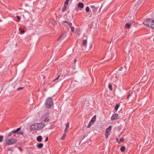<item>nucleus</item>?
Segmentation results:
<instances>
[{
  "instance_id": "4468645a",
  "label": "nucleus",
  "mask_w": 154,
  "mask_h": 154,
  "mask_svg": "<svg viewBox=\"0 0 154 154\" xmlns=\"http://www.w3.org/2000/svg\"><path fill=\"white\" fill-rule=\"evenodd\" d=\"M87 45V41L86 39L83 40L82 41V45L85 47Z\"/></svg>"
},
{
  "instance_id": "37998d69",
  "label": "nucleus",
  "mask_w": 154,
  "mask_h": 154,
  "mask_svg": "<svg viewBox=\"0 0 154 154\" xmlns=\"http://www.w3.org/2000/svg\"><path fill=\"white\" fill-rule=\"evenodd\" d=\"M78 9H78V8H75L76 11H78Z\"/></svg>"
},
{
  "instance_id": "e433bc0d",
  "label": "nucleus",
  "mask_w": 154,
  "mask_h": 154,
  "mask_svg": "<svg viewBox=\"0 0 154 154\" xmlns=\"http://www.w3.org/2000/svg\"><path fill=\"white\" fill-rule=\"evenodd\" d=\"M60 77V75H58L55 79L54 80H58L59 79V78Z\"/></svg>"
},
{
  "instance_id": "dca6fc26",
  "label": "nucleus",
  "mask_w": 154,
  "mask_h": 154,
  "mask_svg": "<svg viewBox=\"0 0 154 154\" xmlns=\"http://www.w3.org/2000/svg\"><path fill=\"white\" fill-rule=\"evenodd\" d=\"M131 25L130 23H127L125 25V28L126 29H129Z\"/></svg>"
},
{
  "instance_id": "f257e3e1",
  "label": "nucleus",
  "mask_w": 154,
  "mask_h": 154,
  "mask_svg": "<svg viewBox=\"0 0 154 154\" xmlns=\"http://www.w3.org/2000/svg\"><path fill=\"white\" fill-rule=\"evenodd\" d=\"M143 23L149 28L154 29V19L148 18L144 21Z\"/></svg>"
},
{
  "instance_id": "c03bdc74",
  "label": "nucleus",
  "mask_w": 154,
  "mask_h": 154,
  "mask_svg": "<svg viewBox=\"0 0 154 154\" xmlns=\"http://www.w3.org/2000/svg\"><path fill=\"white\" fill-rule=\"evenodd\" d=\"M76 60H74V63H75V62H76Z\"/></svg>"
},
{
  "instance_id": "20e7f679",
  "label": "nucleus",
  "mask_w": 154,
  "mask_h": 154,
  "mask_svg": "<svg viewBox=\"0 0 154 154\" xmlns=\"http://www.w3.org/2000/svg\"><path fill=\"white\" fill-rule=\"evenodd\" d=\"M41 120L42 122H48L49 120V115L47 113H45L42 116Z\"/></svg>"
},
{
  "instance_id": "c85d7f7f",
  "label": "nucleus",
  "mask_w": 154,
  "mask_h": 154,
  "mask_svg": "<svg viewBox=\"0 0 154 154\" xmlns=\"http://www.w3.org/2000/svg\"><path fill=\"white\" fill-rule=\"evenodd\" d=\"M90 11V8L88 6H87L86 7V11L87 12H88L89 11Z\"/></svg>"
},
{
  "instance_id": "a878e982",
  "label": "nucleus",
  "mask_w": 154,
  "mask_h": 154,
  "mask_svg": "<svg viewBox=\"0 0 154 154\" xmlns=\"http://www.w3.org/2000/svg\"><path fill=\"white\" fill-rule=\"evenodd\" d=\"M119 104H116V106H115V109L116 111H117L118 110V109L119 108Z\"/></svg>"
},
{
  "instance_id": "c756f323",
  "label": "nucleus",
  "mask_w": 154,
  "mask_h": 154,
  "mask_svg": "<svg viewBox=\"0 0 154 154\" xmlns=\"http://www.w3.org/2000/svg\"><path fill=\"white\" fill-rule=\"evenodd\" d=\"M3 137L2 136L0 137V142H2L3 141Z\"/></svg>"
},
{
  "instance_id": "79ce46f5",
  "label": "nucleus",
  "mask_w": 154,
  "mask_h": 154,
  "mask_svg": "<svg viewBox=\"0 0 154 154\" xmlns=\"http://www.w3.org/2000/svg\"><path fill=\"white\" fill-rule=\"evenodd\" d=\"M48 140V137H47L46 138V139H45V141H47V140Z\"/></svg>"
},
{
  "instance_id": "6ab92c4d",
  "label": "nucleus",
  "mask_w": 154,
  "mask_h": 154,
  "mask_svg": "<svg viewBox=\"0 0 154 154\" xmlns=\"http://www.w3.org/2000/svg\"><path fill=\"white\" fill-rule=\"evenodd\" d=\"M64 37V34L62 33L60 35V37L59 38V40H61L63 39Z\"/></svg>"
},
{
  "instance_id": "8fccbe9b",
  "label": "nucleus",
  "mask_w": 154,
  "mask_h": 154,
  "mask_svg": "<svg viewBox=\"0 0 154 154\" xmlns=\"http://www.w3.org/2000/svg\"><path fill=\"white\" fill-rule=\"evenodd\" d=\"M153 41H154V38L153 39Z\"/></svg>"
},
{
  "instance_id": "9b49d317",
  "label": "nucleus",
  "mask_w": 154,
  "mask_h": 154,
  "mask_svg": "<svg viewBox=\"0 0 154 154\" xmlns=\"http://www.w3.org/2000/svg\"><path fill=\"white\" fill-rule=\"evenodd\" d=\"M112 127L111 125H110L109 127L106 129V133L109 134L111 132Z\"/></svg>"
},
{
  "instance_id": "c9c22d12",
  "label": "nucleus",
  "mask_w": 154,
  "mask_h": 154,
  "mask_svg": "<svg viewBox=\"0 0 154 154\" xmlns=\"http://www.w3.org/2000/svg\"><path fill=\"white\" fill-rule=\"evenodd\" d=\"M20 32L21 34H23L25 32V31L23 30H21L20 31Z\"/></svg>"
},
{
  "instance_id": "49530a36",
  "label": "nucleus",
  "mask_w": 154,
  "mask_h": 154,
  "mask_svg": "<svg viewBox=\"0 0 154 154\" xmlns=\"http://www.w3.org/2000/svg\"><path fill=\"white\" fill-rule=\"evenodd\" d=\"M8 150H9V149H8Z\"/></svg>"
},
{
  "instance_id": "bb28decb",
  "label": "nucleus",
  "mask_w": 154,
  "mask_h": 154,
  "mask_svg": "<svg viewBox=\"0 0 154 154\" xmlns=\"http://www.w3.org/2000/svg\"><path fill=\"white\" fill-rule=\"evenodd\" d=\"M16 18L18 20L17 22H19L20 21V17L18 15H17L16 17Z\"/></svg>"
},
{
  "instance_id": "2eb2a0df",
  "label": "nucleus",
  "mask_w": 154,
  "mask_h": 154,
  "mask_svg": "<svg viewBox=\"0 0 154 154\" xmlns=\"http://www.w3.org/2000/svg\"><path fill=\"white\" fill-rule=\"evenodd\" d=\"M37 140L38 142H41L42 140V137L41 136H39L37 137Z\"/></svg>"
},
{
  "instance_id": "9d476101",
  "label": "nucleus",
  "mask_w": 154,
  "mask_h": 154,
  "mask_svg": "<svg viewBox=\"0 0 154 154\" xmlns=\"http://www.w3.org/2000/svg\"><path fill=\"white\" fill-rule=\"evenodd\" d=\"M118 115L117 113H115L112 116L111 120H113L118 119Z\"/></svg>"
},
{
  "instance_id": "5701e85b",
  "label": "nucleus",
  "mask_w": 154,
  "mask_h": 154,
  "mask_svg": "<svg viewBox=\"0 0 154 154\" xmlns=\"http://www.w3.org/2000/svg\"><path fill=\"white\" fill-rule=\"evenodd\" d=\"M20 128H19L17 129L16 130H13L14 133H18V131H20Z\"/></svg>"
},
{
  "instance_id": "4c0bfd02",
  "label": "nucleus",
  "mask_w": 154,
  "mask_h": 154,
  "mask_svg": "<svg viewBox=\"0 0 154 154\" xmlns=\"http://www.w3.org/2000/svg\"><path fill=\"white\" fill-rule=\"evenodd\" d=\"M23 87H20L17 88V90H20L22 89Z\"/></svg>"
},
{
  "instance_id": "f8f14e48",
  "label": "nucleus",
  "mask_w": 154,
  "mask_h": 154,
  "mask_svg": "<svg viewBox=\"0 0 154 154\" xmlns=\"http://www.w3.org/2000/svg\"><path fill=\"white\" fill-rule=\"evenodd\" d=\"M96 119V116L95 115L91 119L90 123H91V124L93 125L94 122L95 121Z\"/></svg>"
},
{
  "instance_id": "412c9836",
  "label": "nucleus",
  "mask_w": 154,
  "mask_h": 154,
  "mask_svg": "<svg viewBox=\"0 0 154 154\" xmlns=\"http://www.w3.org/2000/svg\"><path fill=\"white\" fill-rule=\"evenodd\" d=\"M66 132H64V133L61 138V140H64L66 137Z\"/></svg>"
},
{
  "instance_id": "58836bf2",
  "label": "nucleus",
  "mask_w": 154,
  "mask_h": 154,
  "mask_svg": "<svg viewBox=\"0 0 154 154\" xmlns=\"http://www.w3.org/2000/svg\"><path fill=\"white\" fill-rule=\"evenodd\" d=\"M63 23H67V24H68V23H69V21H63Z\"/></svg>"
},
{
  "instance_id": "393cba45",
  "label": "nucleus",
  "mask_w": 154,
  "mask_h": 154,
  "mask_svg": "<svg viewBox=\"0 0 154 154\" xmlns=\"http://www.w3.org/2000/svg\"><path fill=\"white\" fill-rule=\"evenodd\" d=\"M108 87H109V89L110 90H112V85L111 84L109 83V84Z\"/></svg>"
},
{
  "instance_id": "39448f33",
  "label": "nucleus",
  "mask_w": 154,
  "mask_h": 154,
  "mask_svg": "<svg viewBox=\"0 0 154 154\" xmlns=\"http://www.w3.org/2000/svg\"><path fill=\"white\" fill-rule=\"evenodd\" d=\"M118 76V75L116 73H112L111 76V80L113 81H116Z\"/></svg>"
},
{
  "instance_id": "3c124183",
  "label": "nucleus",
  "mask_w": 154,
  "mask_h": 154,
  "mask_svg": "<svg viewBox=\"0 0 154 154\" xmlns=\"http://www.w3.org/2000/svg\"><path fill=\"white\" fill-rule=\"evenodd\" d=\"M33 154V153H32V154Z\"/></svg>"
},
{
  "instance_id": "aec40b11",
  "label": "nucleus",
  "mask_w": 154,
  "mask_h": 154,
  "mask_svg": "<svg viewBox=\"0 0 154 154\" xmlns=\"http://www.w3.org/2000/svg\"><path fill=\"white\" fill-rule=\"evenodd\" d=\"M67 6L66 5L64 6L62 8L61 11L62 12H64L66 9Z\"/></svg>"
},
{
  "instance_id": "6e6552de",
  "label": "nucleus",
  "mask_w": 154,
  "mask_h": 154,
  "mask_svg": "<svg viewBox=\"0 0 154 154\" xmlns=\"http://www.w3.org/2000/svg\"><path fill=\"white\" fill-rule=\"evenodd\" d=\"M125 70V68H123V67L121 66L119 68L118 71L117 73H119V74H121L123 75L124 73Z\"/></svg>"
},
{
  "instance_id": "cd10ccee",
  "label": "nucleus",
  "mask_w": 154,
  "mask_h": 154,
  "mask_svg": "<svg viewBox=\"0 0 154 154\" xmlns=\"http://www.w3.org/2000/svg\"><path fill=\"white\" fill-rule=\"evenodd\" d=\"M70 28L71 29V32H74V27H73L72 26H70Z\"/></svg>"
},
{
  "instance_id": "f03ea898",
  "label": "nucleus",
  "mask_w": 154,
  "mask_h": 154,
  "mask_svg": "<svg viewBox=\"0 0 154 154\" xmlns=\"http://www.w3.org/2000/svg\"><path fill=\"white\" fill-rule=\"evenodd\" d=\"M17 141L16 139L13 138H6L5 140L6 144L8 145H12L16 143Z\"/></svg>"
},
{
  "instance_id": "72a5a7b5",
  "label": "nucleus",
  "mask_w": 154,
  "mask_h": 154,
  "mask_svg": "<svg viewBox=\"0 0 154 154\" xmlns=\"http://www.w3.org/2000/svg\"><path fill=\"white\" fill-rule=\"evenodd\" d=\"M17 134L23 135V132H19L17 133Z\"/></svg>"
},
{
  "instance_id": "09e8293b",
  "label": "nucleus",
  "mask_w": 154,
  "mask_h": 154,
  "mask_svg": "<svg viewBox=\"0 0 154 154\" xmlns=\"http://www.w3.org/2000/svg\"><path fill=\"white\" fill-rule=\"evenodd\" d=\"M61 80V79H60V80Z\"/></svg>"
},
{
  "instance_id": "f3484780",
  "label": "nucleus",
  "mask_w": 154,
  "mask_h": 154,
  "mask_svg": "<svg viewBox=\"0 0 154 154\" xmlns=\"http://www.w3.org/2000/svg\"><path fill=\"white\" fill-rule=\"evenodd\" d=\"M78 6L79 8H83L84 7V4L82 2L79 3L78 4Z\"/></svg>"
},
{
  "instance_id": "ea45409f",
  "label": "nucleus",
  "mask_w": 154,
  "mask_h": 154,
  "mask_svg": "<svg viewBox=\"0 0 154 154\" xmlns=\"http://www.w3.org/2000/svg\"><path fill=\"white\" fill-rule=\"evenodd\" d=\"M130 96H131V94H129L127 97V99L128 100L129 99V97Z\"/></svg>"
},
{
  "instance_id": "423d86ee",
  "label": "nucleus",
  "mask_w": 154,
  "mask_h": 154,
  "mask_svg": "<svg viewBox=\"0 0 154 154\" xmlns=\"http://www.w3.org/2000/svg\"><path fill=\"white\" fill-rule=\"evenodd\" d=\"M90 7L92 9V11L94 12V14L96 15L97 13V7H95L94 5H90Z\"/></svg>"
},
{
  "instance_id": "7c9ffc66",
  "label": "nucleus",
  "mask_w": 154,
  "mask_h": 154,
  "mask_svg": "<svg viewBox=\"0 0 154 154\" xmlns=\"http://www.w3.org/2000/svg\"><path fill=\"white\" fill-rule=\"evenodd\" d=\"M70 0H66L64 4L68 5L69 4V2Z\"/></svg>"
},
{
  "instance_id": "473e14b6",
  "label": "nucleus",
  "mask_w": 154,
  "mask_h": 154,
  "mask_svg": "<svg viewBox=\"0 0 154 154\" xmlns=\"http://www.w3.org/2000/svg\"><path fill=\"white\" fill-rule=\"evenodd\" d=\"M109 134L106 133V132L105 134V136L106 138H107L108 137Z\"/></svg>"
},
{
  "instance_id": "7ed1b4c3",
  "label": "nucleus",
  "mask_w": 154,
  "mask_h": 154,
  "mask_svg": "<svg viewBox=\"0 0 154 154\" xmlns=\"http://www.w3.org/2000/svg\"><path fill=\"white\" fill-rule=\"evenodd\" d=\"M46 107L48 108H50L53 105V102L52 98L49 97L47 98L45 102Z\"/></svg>"
},
{
  "instance_id": "4be33fe9",
  "label": "nucleus",
  "mask_w": 154,
  "mask_h": 154,
  "mask_svg": "<svg viewBox=\"0 0 154 154\" xmlns=\"http://www.w3.org/2000/svg\"><path fill=\"white\" fill-rule=\"evenodd\" d=\"M125 146H122L120 148V150L122 152H124L125 151Z\"/></svg>"
},
{
  "instance_id": "0eeeda50",
  "label": "nucleus",
  "mask_w": 154,
  "mask_h": 154,
  "mask_svg": "<svg viewBox=\"0 0 154 154\" xmlns=\"http://www.w3.org/2000/svg\"><path fill=\"white\" fill-rule=\"evenodd\" d=\"M30 129L32 131L33 130L38 131V129L37 127V124L35 123L31 125L30 128Z\"/></svg>"
},
{
  "instance_id": "2f4dec72",
  "label": "nucleus",
  "mask_w": 154,
  "mask_h": 154,
  "mask_svg": "<svg viewBox=\"0 0 154 154\" xmlns=\"http://www.w3.org/2000/svg\"><path fill=\"white\" fill-rule=\"evenodd\" d=\"M93 124H91V123H89L88 125V126H87V128H89Z\"/></svg>"
},
{
  "instance_id": "de8ad7c7",
  "label": "nucleus",
  "mask_w": 154,
  "mask_h": 154,
  "mask_svg": "<svg viewBox=\"0 0 154 154\" xmlns=\"http://www.w3.org/2000/svg\"><path fill=\"white\" fill-rule=\"evenodd\" d=\"M116 57V56L115 57V58Z\"/></svg>"
},
{
  "instance_id": "ddd939ff",
  "label": "nucleus",
  "mask_w": 154,
  "mask_h": 154,
  "mask_svg": "<svg viewBox=\"0 0 154 154\" xmlns=\"http://www.w3.org/2000/svg\"><path fill=\"white\" fill-rule=\"evenodd\" d=\"M69 122H68L66 125V127L64 130V132H66L69 128Z\"/></svg>"
},
{
  "instance_id": "f704fd0d",
  "label": "nucleus",
  "mask_w": 154,
  "mask_h": 154,
  "mask_svg": "<svg viewBox=\"0 0 154 154\" xmlns=\"http://www.w3.org/2000/svg\"><path fill=\"white\" fill-rule=\"evenodd\" d=\"M68 25L69 26V27L72 26V23H71L69 22Z\"/></svg>"
},
{
  "instance_id": "1a4fd4ad",
  "label": "nucleus",
  "mask_w": 154,
  "mask_h": 154,
  "mask_svg": "<svg viewBox=\"0 0 154 154\" xmlns=\"http://www.w3.org/2000/svg\"><path fill=\"white\" fill-rule=\"evenodd\" d=\"M38 130L42 128L45 126V124L43 123H37Z\"/></svg>"
},
{
  "instance_id": "b1692460",
  "label": "nucleus",
  "mask_w": 154,
  "mask_h": 154,
  "mask_svg": "<svg viewBox=\"0 0 154 154\" xmlns=\"http://www.w3.org/2000/svg\"><path fill=\"white\" fill-rule=\"evenodd\" d=\"M14 133L13 131H12L8 134V137H10Z\"/></svg>"
},
{
  "instance_id": "a19ab883",
  "label": "nucleus",
  "mask_w": 154,
  "mask_h": 154,
  "mask_svg": "<svg viewBox=\"0 0 154 154\" xmlns=\"http://www.w3.org/2000/svg\"><path fill=\"white\" fill-rule=\"evenodd\" d=\"M124 140V139L123 138H121L120 139V141H123Z\"/></svg>"
},
{
  "instance_id": "a18cd8bd",
  "label": "nucleus",
  "mask_w": 154,
  "mask_h": 154,
  "mask_svg": "<svg viewBox=\"0 0 154 154\" xmlns=\"http://www.w3.org/2000/svg\"><path fill=\"white\" fill-rule=\"evenodd\" d=\"M114 53H115V54H116V51H115Z\"/></svg>"
},
{
  "instance_id": "a211bd4d",
  "label": "nucleus",
  "mask_w": 154,
  "mask_h": 154,
  "mask_svg": "<svg viewBox=\"0 0 154 154\" xmlns=\"http://www.w3.org/2000/svg\"><path fill=\"white\" fill-rule=\"evenodd\" d=\"M43 145L42 143H38L37 144V147L39 149L41 148L43 146Z\"/></svg>"
}]
</instances>
